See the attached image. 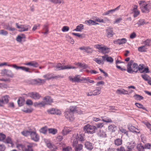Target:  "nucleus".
<instances>
[{
  "label": "nucleus",
  "mask_w": 151,
  "mask_h": 151,
  "mask_svg": "<svg viewBox=\"0 0 151 151\" xmlns=\"http://www.w3.org/2000/svg\"><path fill=\"white\" fill-rule=\"evenodd\" d=\"M93 60L99 64H104V62H103V60H100L98 58H95Z\"/></svg>",
  "instance_id": "nucleus-44"
},
{
  "label": "nucleus",
  "mask_w": 151,
  "mask_h": 151,
  "mask_svg": "<svg viewBox=\"0 0 151 151\" xmlns=\"http://www.w3.org/2000/svg\"><path fill=\"white\" fill-rule=\"evenodd\" d=\"M143 145L144 146L145 149H150V148L151 147V144L148 143L146 144H145Z\"/></svg>",
  "instance_id": "nucleus-61"
},
{
  "label": "nucleus",
  "mask_w": 151,
  "mask_h": 151,
  "mask_svg": "<svg viewBox=\"0 0 151 151\" xmlns=\"http://www.w3.org/2000/svg\"><path fill=\"white\" fill-rule=\"evenodd\" d=\"M135 104L138 108L141 109L145 111L147 110L146 108L143 107L142 104L137 103H136Z\"/></svg>",
  "instance_id": "nucleus-46"
},
{
  "label": "nucleus",
  "mask_w": 151,
  "mask_h": 151,
  "mask_svg": "<svg viewBox=\"0 0 151 151\" xmlns=\"http://www.w3.org/2000/svg\"><path fill=\"white\" fill-rule=\"evenodd\" d=\"M25 35L23 34H21L17 36L16 40L18 42H21L22 41H25Z\"/></svg>",
  "instance_id": "nucleus-22"
},
{
  "label": "nucleus",
  "mask_w": 151,
  "mask_h": 151,
  "mask_svg": "<svg viewBox=\"0 0 151 151\" xmlns=\"http://www.w3.org/2000/svg\"><path fill=\"white\" fill-rule=\"evenodd\" d=\"M6 27L5 28L6 29L12 31H14L15 30V29L14 27H10L9 24H8V25H7L6 26Z\"/></svg>",
  "instance_id": "nucleus-51"
},
{
  "label": "nucleus",
  "mask_w": 151,
  "mask_h": 151,
  "mask_svg": "<svg viewBox=\"0 0 151 151\" xmlns=\"http://www.w3.org/2000/svg\"><path fill=\"white\" fill-rule=\"evenodd\" d=\"M6 136L2 133H0V141H2L4 139Z\"/></svg>",
  "instance_id": "nucleus-64"
},
{
  "label": "nucleus",
  "mask_w": 151,
  "mask_h": 151,
  "mask_svg": "<svg viewBox=\"0 0 151 151\" xmlns=\"http://www.w3.org/2000/svg\"><path fill=\"white\" fill-rule=\"evenodd\" d=\"M55 70H60L66 69V66H64L61 63L58 64L55 67Z\"/></svg>",
  "instance_id": "nucleus-26"
},
{
  "label": "nucleus",
  "mask_w": 151,
  "mask_h": 151,
  "mask_svg": "<svg viewBox=\"0 0 151 151\" xmlns=\"http://www.w3.org/2000/svg\"><path fill=\"white\" fill-rule=\"evenodd\" d=\"M78 141L76 140H74L73 146L74 148L75 151H83V145L81 144H78Z\"/></svg>",
  "instance_id": "nucleus-7"
},
{
  "label": "nucleus",
  "mask_w": 151,
  "mask_h": 151,
  "mask_svg": "<svg viewBox=\"0 0 151 151\" xmlns=\"http://www.w3.org/2000/svg\"><path fill=\"white\" fill-rule=\"evenodd\" d=\"M100 117H101V118H104L102 116L100 117V116H98L97 117L94 116L92 120L93 121L97 122L101 120V119L100 118Z\"/></svg>",
  "instance_id": "nucleus-50"
},
{
  "label": "nucleus",
  "mask_w": 151,
  "mask_h": 151,
  "mask_svg": "<svg viewBox=\"0 0 151 151\" xmlns=\"http://www.w3.org/2000/svg\"><path fill=\"white\" fill-rule=\"evenodd\" d=\"M5 142L9 144V147H14V144L11 138L9 137H7L6 139Z\"/></svg>",
  "instance_id": "nucleus-27"
},
{
  "label": "nucleus",
  "mask_w": 151,
  "mask_h": 151,
  "mask_svg": "<svg viewBox=\"0 0 151 151\" xmlns=\"http://www.w3.org/2000/svg\"><path fill=\"white\" fill-rule=\"evenodd\" d=\"M55 109L52 108L47 110V112L50 114H55Z\"/></svg>",
  "instance_id": "nucleus-58"
},
{
  "label": "nucleus",
  "mask_w": 151,
  "mask_h": 151,
  "mask_svg": "<svg viewBox=\"0 0 151 151\" xmlns=\"http://www.w3.org/2000/svg\"><path fill=\"white\" fill-rule=\"evenodd\" d=\"M94 47L96 49H98L103 54L108 53L109 52V48L105 46H103L102 45H96Z\"/></svg>",
  "instance_id": "nucleus-5"
},
{
  "label": "nucleus",
  "mask_w": 151,
  "mask_h": 151,
  "mask_svg": "<svg viewBox=\"0 0 151 151\" xmlns=\"http://www.w3.org/2000/svg\"><path fill=\"white\" fill-rule=\"evenodd\" d=\"M97 134L98 136L102 138L106 137L107 136L106 132L101 129L97 132Z\"/></svg>",
  "instance_id": "nucleus-21"
},
{
  "label": "nucleus",
  "mask_w": 151,
  "mask_h": 151,
  "mask_svg": "<svg viewBox=\"0 0 151 151\" xmlns=\"http://www.w3.org/2000/svg\"><path fill=\"white\" fill-rule=\"evenodd\" d=\"M85 147L89 151H91L94 147V144L89 141H87L84 143Z\"/></svg>",
  "instance_id": "nucleus-16"
},
{
  "label": "nucleus",
  "mask_w": 151,
  "mask_h": 151,
  "mask_svg": "<svg viewBox=\"0 0 151 151\" xmlns=\"http://www.w3.org/2000/svg\"><path fill=\"white\" fill-rule=\"evenodd\" d=\"M47 131L46 127H44L41 128L40 130V132L42 133L43 134H45Z\"/></svg>",
  "instance_id": "nucleus-59"
},
{
  "label": "nucleus",
  "mask_w": 151,
  "mask_h": 151,
  "mask_svg": "<svg viewBox=\"0 0 151 151\" xmlns=\"http://www.w3.org/2000/svg\"><path fill=\"white\" fill-rule=\"evenodd\" d=\"M49 133L52 134H55L57 132V130L56 129L54 128H50L48 129Z\"/></svg>",
  "instance_id": "nucleus-39"
},
{
  "label": "nucleus",
  "mask_w": 151,
  "mask_h": 151,
  "mask_svg": "<svg viewBox=\"0 0 151 151\" xmlns=\"http://www.w3.org/2000/svg\"><path fill=\"white\" fill-rule=\"evenodd\" d=\"M138 151H145V148L143 145L142 144H138L137 146Z\"/></svg>",
  "instance_id": "nucleus-30"
},
{
  "label": "nucleus",
  "mask_w": 151,
  "mask_h": 151,
  "mask_svg": "<svg viewBox=\"0 0 151 151\" xmlns=\"http://www.w3.org/2000/svg\"><path fill=\"white\" fill-rule=\"evenodd\" d=\"M49 1L56 4H60L61 2V0H50Z\"/></svg>",
  "instance_id": "nucleus-62"
},
{
  "label": "nucleus",
  "mask_w": 151,
  "mask_h": 151,
  "mask_svg": "<svg viewBox=\"0 0 151 151\" xmlns=\"http://www.w3.org/2000/svg\"><path fill=\"white\" fill-rule=\"evenodd\" d=\"M76 65L83 69H86L88 67V66L87 65L81 63H78L76 64Z\"/></svg>",
  "instance_id": "nucleus-36"
},
{
  "label": "nucleus",
  "mask_w": 151,
  "mask_h": 151,
  "mask_svg": "<svg viewBox=\"0 0 151 151\" xmlns=\"http://www.w3.org/2000/svg\"><path fill=\"white\" fill-rule=\"evenodd\" d=\"M77 108L76 107V106H71L70 107L69 109L70 111L71 112V113H70L69 114L70 115H71L70 117L69 116L70 121H72L74 119L73 112H78L77 111Z\"/></svg>",
  "instance_id": "nucleus-11"
},
{
  "label": "nucleus",
  "mask_w": 151,
  "mask_h": 151,
  "mask_svg": "<svg viewBox=\"0 0 151 151\" xmlns=\"http://www.w3.org/2000/svg\"><path fill=\"white\" fill-rule=\"evenodd\" d=\"M17 28L19 29V31L20 32H23L28 31L29 29L31 27L29 25L27 24H20L18 23H16Z\"/></svg>",
  "instance_id": "nucleus-6"
},
{
  "label": "nucleus",
  "mask_w": 151,
  "mask_h": 151,
  "mask_svg": "<svg viewBox=\"0 0 151 151\" xmlns=\"http://www.w3.org/2000/svg\"><path fill=\"white\" fill-rule=\"evenodd\" d=\"M72 34L74 36L78 37H79L83 39L85 37V35L83 34H81L79 33H72Z\"/></svg>",
  "instance_id": "nucleus-40"
},
{
  "label": "nucleus",
  "mask_w": 151,
  "mask_h": 151,
  "mask_svg": "<svg viewBox=\"0 0 151 151\" xmlns=\"http://www.w3.org/2000/svg\"><path fill=\"white\" fill-rule=\"evenodd\" d=\"M95 125L96 128H101L104 126V123H99L96 124Z\"/></svg>",
  "instance_id": "nucleus-52"
},
{
  "label": "nucleus",
  "mask_w": 151,
  "mask_h": 151,
  "mask_svg": "<svg viewBox=\"0 0 151 151\" xmlns=\"http://www.w3.org/2000/svg\"><path fill=\"white\" fill-rule=\"evenodd\" d=\"M106 32L107 33V36L108 38L112 37L115 34L113 31V28L111 27H107L106 29Z\"/></svg>",
  "instance_id": "nucleus-14"
},
{
  "label": "nucleus",
  "mask_w": 151,
  "mask_h": 151,
  "mask_svg": "<svg viewBox=\"0 0 151 151\" xmlns=\"http://www.w3.org/2000/svg\"><path fill=\"white\" fill-rule=\"evenodd\" d=\"M108 129L109 131L113 132L117 130V127L114 124H111L108 127Z\"/></svg>",
  "instance_id": "nucleus-23"
},
{
  "label": "nucleus",
  "mask_w": 151,
  "mask_h": 151,
  "mask_svg": "<svg viewBox=\"0 0 151 151\" xmlns=\"http://www.w3.org/2000/svg\"><path fill=\"white\" fill-rule=\"evenodd\" d=\"M120 6V5L119 6H117L116 8H115L114 9L109 10L110 14H112L114 12H115V11L119 10V9Z\"/></svg>",
  "instance_id": "nucleus-63"
},
{
  "label": "nucleus",
  "mask_w": 151,
  "mask_h": 151,
  "mask_svg": "<svg viewBox=\"0 0 151 151\" xmlns=\"http://www.w3.org/2000/svg\"><path fill=\"white\" fill-rule=\"evenodd\" d=\"M129 129L130 131L137 134L139 133L140 132V129L136 128L134 126H131L129 128Z\"/></svg>",
  "instance_id": "nucleus-28"
},
{
  "label": "nucleus",
  "mask_w": 151,
  "mask_h": 151,
  "mask_svg": "<svg viewBox=\"0 0 151 151\" xmlns=\"http://www.w3.org/2000/svg\"><path fill=\"white\" fill-rule=\"evenodd\" d=\"M30 137L32 140L35 142H37L39 139V136L37 133L35 129L32 130Z\"/></svg>",
  "instance_id": "nucleus-9"
},
{
  "label": "nucleus",
  "mask_w": 151,
  "mask_h": 151,
  "mask_svg": "<svg viewBox=\"0 0 151 151\" xmlns=\"http://www.w3.org/2000/svg\"><path fill=\"white\" fill-rule=\"evenodd\" d=\"M138 64L131 60L128 63L127 65V71L129 73H132L133 72H137Z\"/></svg>",
  "instance_id": "nucleus-1"
},
{
  "label": "nucleus",
  "mask_w": 151,
  "mask_h": 151,
  "mask_svg": "<svg viewBox=\"0 0 151 151\" xmlns=\"http://www.w3.org/2000/svg\"><path fill=\"white\" fill-rule=\"evenodd\" d=\"M145 22V20L143 19H140L138 22L137 24L138 25V26H139L143 25L145 24H147Z\"/></svg>",
  "instance_id": "nucleus-41"
},
{
  "label": "nucleus",
  "mask_w": 151,
  "mask_h": 151,
  "mask_svg": "<svg viewBox=\"0 0 151 151\" xmlns=\"http://www.w3.org/2000/svg\"><path fill=\"white\" fill-rule=\"evenodd\" d=\"M134 97L135 99L139 101L142 100L143 99V96L138 94H135L134 96Z\"/></svg>",
  "instance_id": "nucleus-47"
},
{
  "label": "nucleus",
  "mask_w": 151,
  "mask_h": 151,
  "mask_svg": "<svg viewBox=\"0 0 151 151\" xmlns=\"http://www.w3.org/2000/svg\"><path fill=\"white\" fill-rule=\"evenodd\" d=\"M144 65L143 64H139V66H138L137 71L139 70L141 73H142V71L144 69Z\"/></svg>",
  "instance_id": "nucleus-45"
},
{
  "label": "nucleus",
  "mask_w": 151,
  "mask_h": 151,
  "mask_svg": "<svg viewBox=\"0 0 151 151\" xmlns=\"http://www.w3.org/2000/svg\"><path fill=\"white\" fill-rule=\"evenodd\" d=\"M9 96L5 95L0 98V106H3L4 105L7 103L9 101Z\"/></svg>",
  "instance_id": "nucleus-12"
},
{
  "label": "nucleus",
  "mask_w": 151,
  "mask_h": 151,
  "mask_svg": "<svg viewBox=\"0 0 151 151\" xmlns=\"http://www.w3.org/2000/svg\"><path fill=\"white\" fill-rule=\"evenodd\" d=\"M116 93H117L119 94H123L125 95L128 94V91L123 88L117 89L116 91Z\"/></svg>",
  "instance_id": "nucleus-24"
},
{
  "label": "nucleus",
  "mask_w": 151,
  "mask_h": 151,
  "mask_svg": "<svg viewBox=\"0 0 151 151\" xmlns=\"http://www.w3.org/2000/svg\"><path fill=\"white\" fill-rule=\"evenodd\" d=\"M43 30L45 31V32H42V33L44 35L47 34L48 31L47 25L46 24L44 25L43 26Z\"/></svg>",
  "instance_id": "nucleus-48"
},
{
  "label": "nucleus",
  "mask_w": 151,
  "mask_h": 151,
  "mask_svg": "<svg viewBox=\"0 0 151 151\" xmlns=\"http://www.w3.org/2000/svg\"><path fill=\"white\" fill-rule=\"evenodd\" d=\"M133 13V17L135 18L137 17L140 14L139 11L138 10L132 11Z\"/></svg>",
  "instance_id": "nucleus-49"
},
{
  "label": "nucleus",
  "mask_w": 151,
  "mask_h": 151,
  "mask_svg": "<svg viewBox=\"0 0 151 151\" xmlns=\"http://www.w3.org/2000/svg\"><path fill=\"white\" fill-rule=\"evenodd\" d=\"M77 139H78V140L81 142H82L84 141V139L83 137L81 134H80L78 136ZM76 140H77V139Z\"/></svg>",
  "instance_id": "nucleus-56"
},
{
  "label": "nucleus",
  "mask_w": 151,
  "mask_h": 151,
  "mask_svg": "<svg viewBox=\"0 0 151 151\" xmlns=\"http://www.w3.org/2000/svg\"><path fill=\"white\" fill-rule=\"evenodd\" d=\"M127 145V148L129 150L131 151L134 150L136 145V143L134 141H131L130 142H128Z\"/></svg>",
  "instance_id": "nucleus-18"
},
{
  "label": "nucleus",
  "mask_w": 151,
  "mask_h": 151,
  "mask_svg": "<svg viewBox=\"0 0 151 151\" xmlns=\"http://www.w3.org/2000/svg\"><path fill=\"white\" fill-rule=\"evenodd\" d=\"M119 131L122 133L125 134L127 136H128V132L126 130L122 128H119Z\"/></svg>",
  "instance_id": "nucleus-55"
},
{
  "label": "nucleus",
  "mask_w": 151,
  "mask_h": 151,
  "mask_svg": "<svg viewBox=\"0 0 151 151\" xmlns=\"http://www.w3.org/2000/svg\"><path fill=\"white\" fill-rule=\"evenodd\" d=\"M12 67L15 69L17 70L19 69L24 71L26 72H29V68L24 66H19L17 65L16 64L12 65Z\"/></svg>",
  "instance_id": "nucleus-17"
},
{
  "label": "nucleus",
  "mask_w": 151,
  "mask_h": 151,
  "mask_svg": "<svg viewBox=\"0 0 151 151\" xmlns=\"http://www.w3.org/2000/svg\"><path fill=\"white\" fill-rule=\"evenodd\" d=\"M96 127L95 126L87 124L83 127V130L85 133L92 134L95 132Z\"/></svg>",
  "instance_id": "nucleus-4"
},
{
  "label": "nucleus",
  "mask_w": 151,
  "mask_h": 151,
  "mask_svg": "<svg viewBox=\"0 0 151 151\" xmlns=\"http://www.w3.org/2000/svg\"><path fill=\"white\" fill-rule=\"evenodd\" d=\"M147 48L144 45L138 48V50L140 52H145L146 51Z\"/></svg>",
  "instance_id": "nucleus-37"
},
{
  "label": "nucleus",
  "mask_w": 151,
  "mask_h": 151,
  "mask_svg": "<svg viewBox=\"0 0 151 151\" xmlns=\"http://www.w3.org/2000/svg\"><path fill=\"white\" fill-rule=\"evenodd\" d=\"M93 50L92 48L89 47H86L85 52L87 53L91 54L93 52Z\"/></svg>",
  "instance_id": "nucleus-38"
},
{
  "label": "nucleus",
  "mask_w": 151,
  "mask_h": 151,
  "mask_svg": "<svg viewBox=\"0 0 151 151\" xmlns=\"http://www.w3.org/2000/svg\"><path fill=\"white\" fill-rule=\"evenodd\" d=\"M115 145L117 146H119L122 144V140L120 138H118L114 140Z\"/></svg>",
  "instance_id": "nucleus-33"
},
{
  "label": "nucleus",
  "mask_w": 151,
  "mask_h": 151,
  "mask_svg": "<svg viewBox=\"0 0 151 151\" xmlns=\"http://www.w3.org/2000/svg\"><path fill=\"white\" fill-rule=\"evenodd\" d=\"M32 129H29L28 131H23L21 132L22 134L25 136H30L31 132Z\"/></svg>",
  "instance_id": "nucleus-34"
},
{
  "label": "nucleus",
  "mask_w": 151,
  "mask_h": 151,
  "mask_svg": "<svg viewBox=\"0 0 151 151\" xmlns=\"http://www.w3.org/2000/svg\"><path fill=\"white\" fill-rule=\"evenodd\" d=\"M84 23L86 24L91 26L92 25H95L96 24H99L98 23H96L95 21H94L92 20H86Z\"/></svg>",
  "instance_id": "nucleus-25"
},
{
  "label": "nucleus",
  "mask_w": 151,
  "mask_h": 151,
  "mask_svg": "<svg viewBox=\"0 0 151 151\" xmlns=\"http://www.w3.org/2000/svg\"><path fill=\"white\" fill-rule=\"evenodd\" d=\"M81 76L79 75H76L74 76H70L69 77V80L71 82L79 83L82 81V78L80 79Z\"/></svg>",
  "instance_id": "nucleus-8"
},
{
  "label": "nucleus",
  "mask_w": 151,
  "mask_h": 151,
  "mask_svg": "<svg viewBox=\"0 0 151 151\" xmlns=\"http://www.w3.org/2000/svg\"><path fill=\"white\" fill-rule=\"evenodd\" d=\"M33 143H28L26 146H24L21 144H18L17 146V148L22 151H33L32 147L34 146Z\"/></svg>",
  "instance_id": "nucleus-3"
},
{
  "label": "nucleus",
  "mask_w": 151,
  "mask_h": 151,
  "mask_svg": "<svg viewBox=\"0 0 151 151\" xmlns=\"http://www.w3.org/2000/svg\"><path fill=\"white\" fill-rule=\"evenodd\" d=\"M141 76L144 80L146 81H148V80L151 78L147 74L142 75Z\"/></svg>",
  "instance_id": "nucleus-43"
},
{
  "label": "nucleus",
  "mask_w": 151,
  "mask_h": 151,
  "mask_svg": "<svg viewBox=\"0 0 151 151\" xmlns=\"http://www.w3.org/2000/svg\"><path fill=\"white\" fill-rule=\"evenodd\" d=\"M107 61H106L108 62H109L110 63H112L114 60L113 58H112L111 57H109L107 55V57L106 58Z\"/></svg>",
  "instance_id": "nucleus-60"
},
{
  "label": "nucleus",
  "mask_w": 151,
  "mask_h": 151,
  "mask_svg": "<svg viewBox=\"0 0 151 151\" xmlns=\"http://www.w3.org/2000/svg\"><path fill=\"white\" fill-rule=\"evenodd\" d=\"M101 92V88L99 87H97L96 89L93 91V96L98 95L100 94Z\"/></svg>",
  "instance_id": "nucleus-35"
},
{
  "label": "nucleus",
  "mask_w": 151,
  "mask_h": 151,
  "mask_svg": "<svg viewBox=\"0 0 151 151\" xmlns=\"http://www.w3.org/2000/svg\"><path fill=\"white\" fill-rule=\"evenodd\" d=\"M24 64L26 65L32 66L36 68L37 67L39 64L37 63L35 61H33L27 63H24Z\"/></svg>",
  "instance_id": "nucleus-20"
},
{
  "label": "nucleus",
  "mask_w": 151,
  "mask_h": 151,
  "mask_svg": "<svg viewBox=\"0 0 151 151\" xmlns=\"http://www.w3.org/2000/svg\"><path fill=\"white\" fill-rule=\"evenodd\" d=\"M82 81H83L85 83H87L86 82H88L90 83L93 84L95 83V81L93 80H91L89 79L88 78H82Z\"/></svg>",
  "instance_id": "nucleus-32"
},
{
  "label": "nucleus",
  "mask_w": 151,
  "mask_h": 151,
  "mask_svg": "<svg viewBox=\"0 0 151 151\" xmlns=\"http://www.w3.org/2000/svg\"><path fill=\"white\" fill-rule=\"evenodd\" d=\"M138 3L140 8L143 13L148 12L151 8L150 4L147 2H145L144 1H139Z\"/></svg>",
  "instance_id": "nucleus-2"
},
{
  "label": "nucleus",
  "mask_w": 151,
  "mask_h": 151,
  "mask_svg": "<svg viewBox=\"0 0 151 151\" xmlns=\"http://www.w3.org/2000/svg\"><path fill=\"white\" fill-rule=\"evenodd\" d=\"M43 100V101L42 102L44 106L46 105H50L53 102V99L49 96L45 97Z\"/></svg>",
  "instance_id": "nucleus-10"
},
{
  "label": "nucleus",
  "mask_w": 151,
  "mask_h": 151,
  "mask_svg": "<svg viewBox=\"0 0 151 151\" xmlns=\"http://www.w3.org/2000/svg\"><path fill=\"white\" fill-rule=\"evenodd\" d=\"M8 34V32L2 29L0 31V35L6 36Z\"/></svg>",
  "instance_id": "nucleus-54"
},
{
  "label": "nucleus",
  "mask_w": 151,
  "mask_h": 151,
  "mask_svg": "<svg viewBox=\"0 0 151 151\" xmlns=\"http://www.w3.org/2000/svg\"><path fill=\"white\" fill-rule=\"evenodd\" d=\"M1 74H2L6 75L8 76L11 77H12L14 76V75L11 70L6 69H4L1 70Z\"/></svg>",
  "instance_id": "nucleus-15"
},
{
  "label": "nucleus",
  "mask_w": 151,
  "mask_h": 151,
  "mask_svg": "<svg viewBox=\"0 0 151 151\" xmlns=\"http://www.w3.org/2000/svg\"><path fill=\"white\" fill-rule=\"evenodd\" d=\"M83 29V25L82 24H80L76 27L74 30L77 32H81Z\"/></svg>",
  "instance_id": "nucleus-31"
},
{
  "label": "nucleus",
  "mask_w": 151,
  "mask_h": 151,
  "mask_svg": "<svg viewBox=\"0 0 151 151\" xmlns=\"http://www.w3.org/2000/svg\"><path fill=\"white\" fill-rule=\"evenodd\" d=\"M151 38L147 39L145 40L142 42V44H144L145 46L150 47L151 45Z\"/></svg>",
  "instance_id": "nucleus-29"
},
{
  "label": "nucleus",
  "mask_w": 151,
  "mask_h": 151,
  "mask_svg": "<svg viewBox=\"0 0 151 151\" xmlns=\"http://www.w3.org/2000/svg\"><path fill=\"white\" fill-rule=\"evenodd\" d=\"M127 41L126 38H123L121 39H118L114 41V44L120 45L125 44Z\"/></svg>",
  "instance_id": "nucleus-19"
},
{
  "label": "nucleus",
  "mask_w": 151,
  "mask_h": 151,
  "mask_svg": "<svg viewBox=\"0 0 151 151\" xmlns=\"http://www.w3.org/2000/svg\"><path fill=\"white\" fill-rule=\"evenodd\" d=\"M27 95L28 96L35 99H39L41 97L40 96L38 93L35 92L28 93Z\"/></svg>",
  "instance_id": "nucleus-13"
},
{
  "label": "nucleus",
  "mask_w": 151,
  "mask_h": 151,
  "mask_svg": "<svg viewBox=\"0 0 151 151\" xmlns=\"http://www.w3.org/2000/svg\"><path fill=\"white\" fill-rule=\"evenodd\" d=\"M43 104L42 102H35L34 104V105L35 106H43Z\"/></svg>",
  "instance_id": "nucleus-57"
},
{
  "label": "nucleus",
  "mask_w": 151,
  "mask_h": 151,
  "mask_svg": "<svg viewBox=\"0 0 151 151\" xmlns=\"http://www.w3.org/2000/svg\"><path fill=\"white\" fill-rule=\"evenodd\" d=\"M24 102V100L22 98H19L17 101L18 104L19 106H22L23 105Z\"/></svg>",
  "instance_id": "nucleus-42"
},
{
  "label": "nucleus",
  "mask_w": 151,
  "mask_h": 151,
  "mask_svg": "<svg viewBox=\"0 0 151 151\" xmlns=\"http://www.w3.org/2000/svg\"><path fill=\"white\" fill-rule=\"evenodd\" d=\"M102 121L106 123L111 122H112L111 119L108 117H106L104 119H102Z\"/></svg>",
  "instance_id": "nucleus-53"
}]
</instances>
